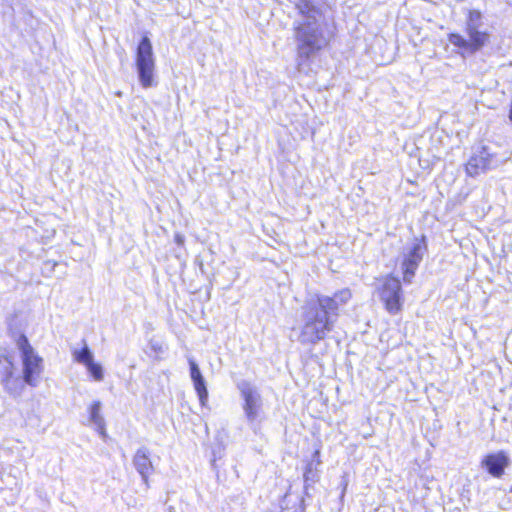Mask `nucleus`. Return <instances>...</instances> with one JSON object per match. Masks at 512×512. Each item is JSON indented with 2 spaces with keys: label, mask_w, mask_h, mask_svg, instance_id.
Instances as JSON below:
<instances>
[{
  "label": "nucleus",
  "mask_w": 512,
  "mask_h": 512,
  "mask_svg": "<svg viewBox=\"0 0 512 512\" xmlns=\"http://www.w3.org/2000/svg\"><path fill=\"white\" fill-rule=\"evenodd\" d=\"M298 18L293 22L296 67L307 73L318 54L325 49L333 32L322 8L314 0H297Z\"/></svg>",
  "instance_id": "obj_1"
},
{
  "label": "nucleus",
  "mask_w": 512,
  "mask_h": 512,
  "mask_svg": "<svg viewBox=\"0 0 512 512\" xmlns=\"http://www.w3.org/2000/svg\"><path fill=\"white\" fill-rule=\"evenodd\" d=\"M351 299L349 289H342L328 296L314 294L302 306V326L298 342L303 345H316L333 331L340 310Z\"/></svg>",
  "instance_id": "obj_2"
},
{
  "label": "nucleus",
  "mask_w": 512,
  "mask_h": 512,
  "mask_svg": "<svg viewBox=\"0 0 512 512\" xmlns=\"http://www.w3.org/2000/svg\"><path fill=\"white\" fill-rule=\"evenodd\" d=\"M16 344L23 364V380L27 385L36 387L43 371V359L35 352L24 334L18 337Z\"/></svg>",
  "instance_id": "obj_3"
},
{
  "label": "nucleus",
  "mask_w": 512,
  "mask_h": 512,
  "mask_svg": "<svg viewBox=\"0 0 512 512\" xmlns=\"http://www.w3.org/2000/svg\"><path fill=\"white\" fill-rule=\"evenodd\" d=\"M237 389L240 392V397L243 400L242 409L250 426H254L261 420L263 412V398L259 389L247 380H240L237 383Z\"/></svg>",
  "instance_id": "obj_4"
},
{
  "label": "nucleus",
  "mask_w": 512,
  "mask_h": 512,
  "mask_svg": "<svg viewBox=\"0 0 512 512\" xmlns=\"http://www.w3.org/2000/svg\"><path fill=\"white\" fill-rule=\"evenodd\" d=\"M136 69L142 87L149 88L155 84V60L152 44L147 36H144L138 44L136 50Z\"/></svg>",
  "instance_id": "obj_5"
},
{
  "label": "nucleus",
  "mask_w": 512,
  "mask_h": 512,
  "mask_svg": "<svg viewBox=\"0 0 512 512\" xmlns=\"http://www.w3.org/2000/svg\"><path fill=\"white\" fill-rule=\"evenodd\" d=\"M480 28L471 25L465 27L467 38L458 33H450L448 41L453 46L459 48L462 55H473L480 51L490 39L489 33Z\"/></svg>",
  "instance_id": "obj_6"
},
{
  "label": "nucleus",
  "mask_w": 512,
  "mask_h": 512,
  "mask_svg": "<svg viewBox=\"0 0 512 512\" xmlns=\"http://www.w3.org/2000/svg\"><path fill=\"white\" fill-rule=\"evenodd\" d=\"M427 252L426 237L422 235L420 238H414L411 246L404 253L401 264L403 271V281L410 284L415 272L418 269L425 253Z\"/></svg>",
  "instance_id": "obj_7"
},
{
  "label": "nucleus",
  "mask_w": 512,
  "mask_h": 512,
  "mask_svg": "<svg viewBox=\"0 0 512 512\" xmlns=\"http://www.w3.org/2000/svg\"><path fill=\"white\" fill-rule=\"evenodd\" d=\"M380 299L390 314H397L402 308V289L399 279L387 277L382 283Z\"/></svg>",
  "instance_id": "obj_8"
},
{
  "label": "nucleus",
  "mask_w": 512,
  "mask_h": 512,
  "mask_svg": "<svg viewBox=\"0 0 512 512\" xmlns=\"http://www.w3.org/2000/svg\"><path fill=\"white\" fill-rule=\"evenodd\" d=\"M510 464V457L503 450L485 455L480 462L481 467L494 478H501Z\"/></svg>",
  "instance_id": "obj_9"
},
{
  "label": "nucleus",
  "mask_w": 512,
  "mask_h": 512,
  "mask_svg": "<svg viewBox=\"0 0 512 512\" xmlns=\"http://www.w3.org/2000/svg\"><path fill=\"white\" fill-rule=\"evenodd\" d=\"M493 155L485 146L480 147L469 159L466 164V172L468 175L475 177L480 173L491 168Z\"/></svg>",
  "instance_id": "obj_10"
},
{
  "label": "nucleus",
  "mask_w": 512,
  "mask_h": 512,
  "mask_svg": "<svg viewBox=\"0 0 512 512\" xmlns=\"http://www.w3.org/2000/svg\"><path fill=\"white\" fill-rule=\"evenodd\" d=\"M190 367V377L194 385V389L199 397L202 406H205L208 401V390L206 387L205 379L200 371L198 364L193 358H188Z\"/></svg>",
  "instance_id": "obj_11"
},
{
  "label": "nucleus",
  "mask_w": 512,
  "mask_h": 512,
  "mask_svg": "<svg viewBox=\"0 0 512 512\" xmlns=\"http://www.w3.org/2000/svg\"><path fill=\"white\" fill-rule=\"evenodd\" d=\"M133 465L140 474L143 482L148 486L149 475L153 471V465L150 459V451L146 447L139 448L134 457Z\"/></svg>",
  "instance_id": "obj_12"
},
{
  "label": "nucleus",
  "mask_w": 512,
  "mask_h": 512,
  "mask_svg": "<svg viewBox=\"0 0 512 512\" xmlns=\"http://www.w3.org/2000/svg\"><path fill=\"white\" fill-rule=\"evenodd\" d=\"M101 402L94 401L89 408V421L95 427L101 436H105V420L101 415Z\"/></svg>",
  "instance_id": "obj_13"
},
{
  "label": "nucleus",
  "mask_w": 512,
  "mask_h": 512,
  "mask_svg": "<svg viewBox=\"0 0 512 512\" xmlns=\"http://www.w3.org/2000/svg\"><path fill=\"white\" fill-rule=\"evenodd\" d=\"M82 342L83 347L81 349H73L72 356L74 361L83 365H87L90 361L94 359V356L90 348L88 347L86 341L83 340Z\"/></svg>",
  "instance_id": "obj_14"
},
{
  "label": "nucleus",
  "mask_w": 512,
  "mask_h": 512,
  "mask_svg": "<svg viewBox=\"0 0 512 512\" xmlns=\"http://www.w3.org/2000/svg\"><path fill=\"white\" fill-rule=\"evenodd\" d=\"M89 374L95 381H102L104 378L103 368L99 363L94 362V359L85 365Z\"/></svg>",
  "instance_id": "obj_15"
},
{
  "label": "nucleus",
  "mask_w": 512,
  "mask_h": 512,
  "mask_svg": "<svg viewBox=\"0 0 512 512\" xmlns=\"http://www.w3.org/2000/svg\"><path fill=\"white\" fill-rule=\"evenodd\" d=\"M481 18H482V15H481L480 11L471 10L468 14V18H467L465 27H469L470 25L476 26V27H481L482 26Z\"/></svg>",
  "instance_id": "obj_16"
},
{
  "label": "nucleus",
  "mask_w": 512,
  "mask_h": 512,
  "mask_svg": "<svg viewBox=\"0 0 512 512\" xmlns=\"http://www.w3.org/2000/svg\"><path fill=\"white\" fill-rule=\"evenodd\" d=\"M174 240L178 245L182 246L185 242V237L180 233H176L174 236Z\"/></svg>",
  "instance_id": "obj_17"
},
{
  "label": "nucleus",
  "mask_w": 512,
  "mask_h": 512,
  "mask_svg": "<svg viewBox=\"0 0 512 512\" xmlns=\"http://www.w3.org/2000/svg\"><path fill=\"white\" fill-rule=\"evenodd\" d=\"M346 487H347V484H344V489H343V492H342V496L344 495Z\"/></svg>",
  "instance_id": "obj_18"
}]
</instances>
